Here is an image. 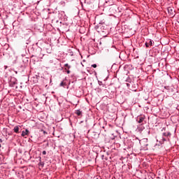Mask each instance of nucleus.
<instances>
[{"mask_svg":"<svg viewBox=\"0 0 179 179\" xmlns=\"http://www.w3.org/2000/svg\"><path fill=\"white\" fill-rule=\"evenodd\" d=\"M167 10H168V13L171 15V16H174V15H175L174 13H176V11L174 10V8L168 7Z\"/></svg>","mask_w":179,"mask_h":179,"instance_id":"1","label":"nucleus"},{"mask_svg":"<svg viewBox=\"0 0 179 179\" xmlns=\"http://www.w3.org/2000/svg\"><path fill=\"white\" fill-rule=\"evenodd\" d=\"M138 120V124H142V122H143V121L145 120V116H140L137 118Z\"/></svg>","mask_w":179,"mask_h":179,"instance_id":"2","label":"nucleus"},{"mask_svg":"<svg viewBox=\"0 0 179 179\" xmlns=\"http://www.w3.org/2000/svg\"><path fill=\"white\" fill-rule=\"evenodd\" d=\"M26 135H29V130L27 129L22 131V136H26Z\"/></svg>","mask_w":179,"mask_h":179,"instance_id":"3","label":"nucleus"},{"mask_svg":"<svg viewBox=\"0 0 179 179\" xmlns=\"http://www.w3.org/2000/svg\"><path fill=\"white\" fill-rule=\"evenodd\" d=\"M19 126H15L13 129L14 132H15V134H19Z\"/></svg>","mask_w":179,"mask_h":179,"instance_id":"4","label":"nucleus"},{"mask_svg":"<svg viewBox=\"0 0 179 179\" xmlns=\"http://www.w3.org/2000/svg\"><path fill=\"white\" fill-rule=\"evenodd\" d=\"M60 87H65V86H66V83H64V81H62L60 84H59Z\"/></svg>","mask_w":179,"mask_h":179,"instance_id":"5","label":"nucleus"},{"mask_svg":"<svg viewBox=\"0 0 179 179\" xmlns=\"http://www.w3.org/2000/svg\"><path fill=\"white\" fill-rule=\"evenodd\" d=\"M171 133H170V132L163 134L164 136H171Z\"/></svg>","mask_w":179,"mask_h":179,"instance_id":"6","label":"nucleus"},{"mask_svg":"<svg viewBox=\"0 0 179 179\" xmlns=\"http://www.w3.org/2000/svg\"><path fill=\"white\" fill-rule=\"evenodd\" d=\"M76 114H77L78 116L82 115V112L79 110H76Z\"/></svg>","mask_w":179,"mask_h":179,"instance_id":"7","label":"nucleus"},{"mask_svg":"<svg viewBox=\"0 0 179 179\" xmlns=\"http://www.w3.org/2000/svg\"><path fill=\"white\" fill-rule=\"evenodd\" d=\"M148 41L149 45H153V41L149 39Z\"/></svg>","mask_w":179,"mask_h":179,"instance_id":"8","label":"nucleus"},{"mask_svg":"<svg viewBox=\"0 0 179 179\" xmlns=\"http://www.w3.org/2000/svg\"><path fill=\"white\" fill-rule=\"evenodd\" d=\"M64 66H66V68H68V69H71V66H69V64H64Z\"/></svg>","mask_w":179,"mask_h":179,"instance_id":"9","label":"nucleus"},{"mask_svg":"<svg viewBox=\"0 0 179 179\" xmlns=\"http://www.w3.org/2000/svg\"><path fill=\"white\" fill-rule=\"evenodd\" d=\"M92 68H97V64H94L92 65Z\"/></svg>","mask_w":179,"mask_h":179,"instance_id":"10","label":"nucleus"},{"mask_svg":"<svg viewBox=\"0 0 179 179\" xmlns=\"http://www.w3.org/2000/svg\"><path fill=\"white\" fill-rule=\"evenodd\" d=\"M145 47L147 48H149V43L148 42H145Z\"/></svg>","mask_w":179,"mask_h":179,"instance_id":"11","label":"nucleus"},{"mask_svg":"<svg viewBox=\"0 0 179 179\" xmlns=\"http://www.w3.org/2000/svg\"><path fill=\"white\" fill-rule=\"evenodd\" d=\"M47 52H48V54H51V50L47 49Z\"/></svg>","mask_w":179,"mask_h":179,"instance_id":"12","label":"nucleus"},{"mask_svg":"<svg viewBox=\"0 0 179 179\" xmlns=\"http://www.w3.org/2000/svg\"><path fill=\"white\" fill-rule=\"evenodd\" d=\"M42 155H47V152H45V150L43 151Z\"/></svg>","mask_w":179,"mask_h":179,"instance_id":"13","label":"nucleus"},{"mask_svg":"<svg viewBox=\"0 0 179 179\" xmlns=\"http://www.w3.org/2000/svg\"><path fill=\"white\" fill-rule=\"evenodd\" d=\"M99 86H101V85H103V83H102V82L99 81Z\"/></svg>","mask_w":179,"mask_h":179,"instance_id":"14","label":"nucleus"},{"mask_svg":"<svg viewBox=\"0 0 179 179\" xmlns=\"http://www.w3.org/2000/svg\"><path fill=\"white\" fill-rule=\"evenodd\" d=\"M162 141H164V142H166V141H167L166 138H162Z\"/></svg>","mask_w":179,"mask_h":179,"instance_id":"15","label":"nucleus"},{"mask_svg":"<svg viewBox=\"0 0 179 179\" xmlns=\"http://www.w3.org/2000/svg\"><path fill=\"white\" fill-rule=\"evenodd\" d=\"M127 87H129V83H127Z\"/></svg>","mask_w":179,"mask_h":179,"instance_id":"16","label":"nucleus"},{"mask_svg":"<svg viewBox=\"0 0 179 179\" xmlns=\"http://www.w3.org/2000/svg\"><path fill=\"white\" fill-rule=\"evenodd\" d=\"M70 72H71V71H67V73H70Z\"/></svg>","mask_w":179,"mask_h":179,"instance_id":"17","label":"nucleus"},{"mask_svg":"<svg viewBox=\"0 0 179 179\" xmlns=\"http://www.w3.org/2000/svg\"><path fill=\"white\" fill-rule=\"evenodd\" d=\"M0 17H1V13H0Z\"/></svg>","mask_w":179,"mask_h":179,"instance_id":"18","label":"nucleus"}]
</instances>
